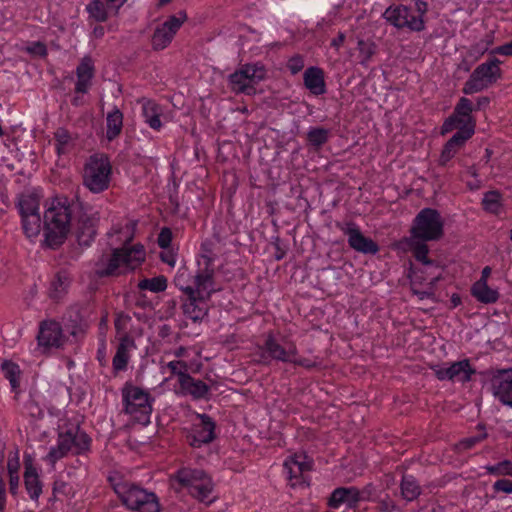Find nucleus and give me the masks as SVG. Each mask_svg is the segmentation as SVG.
Masks as SVG:
<instances>
[{
  "label": "nucleus",
  "mask_w": 512,
  "mask_h": 512,
  "mask_svg": "<svg viewBox=\"0 0 512 512\" xmlns=\"http://www.w3.org/2000/svg\"><path fill=\"white\" fill-rule=\"evenodd\" d=\"M198 266L195 275L189 277L179 272L175 278L176 287L184 294L183 312L190 320H203L208 312V300L220 290L214 278L213 260L202 256Z\"/></svg>",
  "instance_id": "f257e3e1"
},
{
  "label": "nucleus",
  "mask_w": 512,
  "mask_h": 512,
  "mask_svg": "<svg viewBox=\"0 0 512 512\" xmlns=\"http://www.w3.org/2000/svg\"><path fill=\"white\" fill-rule=\"evenodd\" d=\"M444 227V219L435 208L425 207L416 214L412 220L408 240V246L416 261L424 265L431 263L427 243L439 241L444 236Z\"/></svg>",
  "instance_id": "f03ea898"
},
{
  "label": "nucleus",
  "mask_w": 512,
  "mask_h": 512,
  "mask_svg": "<svg viewBox=\"0 0 512 512\" xmlns=\"http://www.w3.org/2000/svg\"><path fill=\"white\" fill-rule=\"evenodd\" d=\"M79 204L66 196H57L48 204L43 216L45 244L56 249L66 240Z\"/></svg>",
  "instance_id": "7ed1b4c3"
},
{
  "label": "nucleus",
  "mask_w": 512,
  "mask_h": 512,
  "mask_svg": "<svg viewBox=\"0 0 512 512\" xmlns=\"http://www.w3.org/2000/svg\"><path fill=\"white\" fill-rule=\"evenodd\" d=\"M145 259L146 250L142 244H124L99 257L95 264V274L99 278L126 275L139 268Z\"/></svg>",
  "instance_id": "20e7f679"
},
{
  "label": "nucleus",
  "mask_w": 512,
  "mask_h": 512,
  "mask_svg": "<svg viewBox=\"0 0 512 512\" xmlns=\"http://www.w3.org/2000/svg\"><path fill=\"white\" fill-rule=\"evenodd\" d=\"M108 481L120 499L121 503L134 512H160V503L157 495L140 485L125 480L115 474L108 477Z\"/></svg>",
  "instance_id": "39448f33"
},
{
  "label": "nucleus",
  "mask_w": 512,
  "mask_h": 512,
  "mask_svg": "<svg viewBox=\"0 0 512 512\" xmlns=\"http://www.w3.org/2000/svg\"><path fill=\"white\" fill-rule=\"evenodd\" d=\"M428 3L424 0H411L406 4L388 6L383 18L397 29H408L411 32H422L426 27Z\"/></svg>",
  "instance_id": "423d86ee"
},
{
  "label": "nucleus",
  "mask_w": 512,
  "mask_h": 512,
  "mask_svg": "<svg viewBox=\"0 0 512 512\" xmlns=\"http://www.w3.org/2000/svg\"><path fill=\"white\" fill-rule=\"evenodd\" d=\"M474 104L467 97H460L453 112L443 121L440 127L442 136L456 130L454 135H459L470 140L476 130V118L473 116Z\"/></svg>",
  "instance_id": "0eeeda50"
},
{
  "label": "nucleus",
  "mask_w": 512,
  "mask_h": 512,
  "mask_svg": "<svg viewBox=\"0 0 512 512\" xmlns=\"http://www.w3.org/2000/svg\"><path fill=\"white\" fill-rule=\"evenodd\" d=\"M112 164L104 153H94L88 157L83 168V185L92 193L99 194L110 187Z\"/></svg>",
  "instance_id": "6e6552de"
},
{
  "label": "nucleus",
  "mask_w": 512,
  "mask_h": 512,
  "mask_svg": "<svg viewBox=\"0 0 512 512\" xmlns=\"http://www.w3.org/2000/svg\"><path fill=\"white\" fill-rule=\"evenodd\" d=\"M121 392L124 412L131 415L138 423L148 425L154 401L150 393L129 382L125 383Z\"/></svg>",
  "instance_id": "1a4fd4ad"
},
{
  "label": "nucleus",
  "mask_w": 512,
  "mask_h": 512,
  "mask_svg": "<svg viewBox=\"0 0 512 512\" xmlns=\"http://www.w3.org/2000/svg\"><path fill=\"white\" fill-rule=\"evenodd\" d=\"M501 64L502 61L496 57H490L479 64L464 83L462 92L473 95L494 85L503 76Z\"/></svg>",
  "instance_id": "9d476101"
},
{
  "label": "nucleus",
  "mask_w": 512,
  "mask_h": 512,
  "mask_svg": "<svg viewBox=\"0 0 512 512\" xmlns=\"http://www.w3.org/2000/svg\"><path fill=\"white\" fill-rule=\"evenodd\" d=\"M266 76V69L261 63L245 64L230 74L228 84L236 94L248 96L256 93V85Z\"/></svg>",
  "instance_id": "9b49d317"
},
{
  "label": "nucleus",
  "mask_w": 512,
  "mask_h": 512,
  "mask_svg": "<svg viewBox=\"0 0 512 512\" xmlns=\"http://www.w3.org/2000/svg\"><path fill=\"white\" fill-rule=\"evenodd\" d=\"M188 20L185 10L169 15L163 22L159 23L152 34L151 45L153 50L162 51L173 41L174 37Z\"/></svg>",
  "instance_id": "f8f14e48"
},
{
  "label": "nucleus",
  "mask_w": 512,
  "mask_h": 512,
  "mask_svg": "<svg viewBox=\"0 0 512 512\" xmlns=\"http://www.w3.org/2000/svg\"><path fill=\"white\" fill-rule=\"evenodd\" d=\"M479 374L490 382L494 397L512 408V368H490Z\"/></svg>",
  "instance_id": "ddd939ff"
},
{
  "label": "nucleus",
  "mask_w": 512,
  "mask_h": 512,
  "mask_svg": "<svg viewBox=\"0 0 512 512\" xmlns=\"http://www.w3.org/2000/svg\"><path fill=\"white\" fill-rule=\"evenodd\" d=\"M264 343L263 350L268 355L277 361L288 363L294 361V356L297 354L296 345L288 340V337L280 331H269L263 335Z\"/></svg>",
  "instance_id": "4468645a"
},
{
  "label": "nucleus",
  "mask_w": 512,
  "mask_h": 512,
  "mask_svg": "<svg viewBox=\"0 0 512 512\" xmlns=\"http://www.w3.org/2000/svg\"><path fill=\"white\" fill-rule=\"evenodd\" d=\"M336 227L348 236V244L353 250L371 255L378 253L379 245L371 238L364 236L356 223L337 222Z\"/></svg>",
  "instance_id": "2eb2a0df"
},
{
  "label": "nucleus",
  "mask_w": 512,
  "mask_h": 512,
  "mask_svg": "<svg viewBox=\"0 0 512 512\" xmlns=\"http://www.w3.org/2000/svg\"><path fill=\"white\" fill-rule=\"evenodd\" d=\"M200 422L194 424L186 434V442L194 448H200L204 444L211 443L215 435L216 424L207 414L198 415Z\"/></svg>",
  "instance_id": "dca6fc26"
},
{
  "label": "nucleus",
  "mask_w": 512,
  "mask_h": 512,
  "mask_svg": "<svg viewBox=\"0 0 512 512\" xmlns=\"http://www.w3.org/2000/svg\"><path fill=\"white\" fill-rule=\"evenodd\" d=\"M432 370L440 381H454L457 379L462 383L469 382L471 380V376L476 373V370L471 367L468 359L453 362L449 367L435 365L432 367Z\"/></svg>",
  "instance_id": "f3484780"
},
{
  "label": "nucleus",
  "mask_w": 512,
  "mask_h": 512,
  "mask_svg": "<svg viewBox=\"0 0 512 512\" xmlns=\"http://www.w3.org/2000/svg\"><path fill=\"white\" fill-rule=\"evenodd\" d=\"M37 340L40 347L50 349L62 347L67 337L63 333L60 322H40Z\"/></svg>",
  "instance_id": "a211bd4d"
},
{
  "label": "nucleus",
  "mask_w": 512,
  "mask_h": 512,
  "mask_svg": "<svg viewBox=\"0 0 512 512\" xmlns=\"http://www.w3.org/2000/svg\"><path fill=\"white\" fill-rule=\"evenodd\" d=\"M96 74L94 60L91 56H84L76 67V82L74 92L78 94H87L93 85V79Z\"/></svg>",
  "instance_id": "6ab92c4d"
},
{
  "label": "nucleus",
  "mask_w": 512,
  "mask_h": 512,
  "mask_svg": "<svg viewBox=\"0 0 512 512\" xmlns=\"http://www.w3.org/2000/svg\"><path fill=\"white\" fill-rule=\"evenodd\" d=\"M24 485L31 500L37 502L42 494L43 482L40 479L34 458L30 454L24 455Z\"/></svg>",
  "instance_id": "aec40b11"
},
{
  "label": "nucleus",
  "mask_w": 512,
  "mask_h": 512,
  "mask_svg": "<svg viewBox=\"0 0 512 512\" xmlns=\"http://www.w3.org/2000/svg\"><path fill=\"white\" fill-rule=\"evenodd\" d=\"M141 104V115L144 122L153 130L160 131L163 127L160 117L163 114L162 106L153 99L141 98L138 100Z\"/></svg>",
  "instance_id": "412c9836"
},
{
  "label": "nucleus",
  "mask_w": 512,
  "mask_h": 512,
  "mask_svg": "<svg viewBox=\"0 0 512 512\" xmlns=\"http://www.w3.org/2000/svg\"><path fill=\"white\" fill-rule=\"evenodd\" d=\"M357 498V487H338L331 493L328 499V506L330 508L337 509L340 505L345 504L347 508L355 509L359 504Z\"/></svg>",
  "instance_id": "4be33fe9"
},
{
  "label": "nucleus",
  "mask_w": 512,
  "mask_h": 512,
  "mask_svg": "<svg viewBox=\"0 0 512 512\" xmlns=\"http://www.w3.org/2000/svg\"><path fill=\"white\" fill-rule=\"evenodd\" d=\"M303 82L306 89L314 96L327 92L324 71L319 67H308L303 74Z\"/></svg>",
  "instance_id": "5701e85b"
},
{
  "label": "nucleus",
  "mask_w": 512,
  "mask_h": 512,
  "mask_svg": "<svg viewBox=\"0 0 512 512\" xmlns=\"http://www.w3.org/2000/svg\"><path fill=\"white\" fill-rule=\"evenodd\" d=\"M72 282V276L66 269L57 271L50 280L48 294L54 301L61 300L68 292Z\"/></svg>",
  "instance_id": "b1692460"
},
{
  "label": "nucleus",
  "mask_w": 512,
  "mask_h": 512,
  "mask_svg": "<svg viewBox=\"0 0 512 512\" xmlns=\"http://www.w3.org/2000/svg\"><path fill=\"white\" fill-rule=\"evenodd\" d=\"M97 220L86 214L79 216L76 226L77 241L81 246H90L96 236Z\"/></svg>",
  "instance_id": "393cba45"
},
{
  "label": "nucleus",
  "mask_w": 512,
  "mask_h": 512,
  "mask_svg": "<svg viewBox=\"0 0 512 512\" xmlns=\"http://www.w3.org/2000/svg\"><path fill=\"white\" fill-rule=\"evenodd\" d=\"M180 387L185 394L191 395L194 399H207L210 390L205 382L194 379L190 374H181Z\"/></svg>",
  "instance_id": "a878e982"
},
{
  "label": "nucleus",
  "mask_w": 512,
  "mask_h": 512,
  "mask_svg": "<svg viewBox=\"0 0 512 512\" xmlns=\"http://www.w3.org/2000/svg\"><path fill=\"white\" fill-rule=\"evenodd\" d=\"M469 140L459 135H453L443 146L438 163L442 167L448 166L449 162L466 145Z\"/></svg>",
  "instance_id": "bb28decb"
},
{
  "label": "nucleus",
  "mask_w": 512,
  "mask_h": 512,
  "mask_svg": "<svg viewBox=\"0 0 512 512\" xmlns=\"http://www.w3.org/2000/svg\"><path fill=\"white\" fill-rule=\"evenodd\" d=\"M41 195L37 192L22 193L17 202L20 216L40 214Z\"/></svg>",
  "instance_id": "cd10ccee"
},
{
  "label": "nucleus",
  "mask_w": 512,
  "mask_h": 512,
  "mask_svg": "<svg viewBox=\"0 0 512 512\" xmlns=\"http://www.w3.org/2000/svg\"><path fill=\"white\" fill-rule=\"evenodd\" d=\"M64 433L69 434L72 438L71 448L74 449L75 454L80 455L90 451L92 439L84 430H81L79 426L69 428Z\"/></svg>",
  "instance_id": "c85d7f7f"
},
{
  "label": "nucleus",
  "mask_w": 512,
  "mask_h": 512,
  "mask_svg": "<svg viewBox=\"0 0 512 512\" xmlns=\"http://www.w3.org/2000/svg\"><path fill=\"white\" fill-rule=\"evenodd\" d=\"M176 479L182 486L190 489L193 487V485L203 483L210 478L207 476L204 470L182 468L177 471Z\"/></svg>",
  "instance_id": "c756f323"
},
{
  "label": "nucleus",
  "mask_w": 512,
  "mask_h": 512,
  "mask_svg": "<svg viewBox=\"0 0 512 512\" xmlns=\"http://www.w3.org/2000/svg\"><path fill=\"white\" fill-rule=\"evenodd\" d=\"M54 145L58 157L67 155L74 148V138L72 134L64 127H59L54 132Z\"/></svg>",
  "instance_id": "7c9ffc66"
},
{
  "label": "nucleus",
  "mask_w": 512,
  "mask_h": 512,
  "mask_svg": "<svg viewBox=\"0 0 512 512\" xmlns=\"http://www.w3.org/2000/svg\"><path fill=\"white\" fill-rule=\"evenodd\" d=\"M71 437L69 434L60 432L58 434L57 445L50 448L46 459L51 463L55 464L58 460L64 458L70 451L71 448Z\"/></svg>",
  "instance_id": "2f4dec72"
},
{
  "label": "nucleus",
  "mask_w": 512,
  "mask_h": 512,
  "mask_svg": "<svg viewBox=\"0 0 512 512\" xmlns=\"http://www.w3.org/2000/svg\"><path fill=\"white\" fill-rule=\"evenodd\" d=\"M123 113L119 108L114 107L106 117V137L109 141L116 139L122 132Z\"/></svg>",
  "instance_id": "473e14b6"
},
{
  "label": "nucleus",
  "mask_w": 512,
  "mask_h": 512,
  "mask_svg": "<svg viewBox=\"0 0 512 512\" xmlns=\"http://www.w3.org/2000/svg\"><path fill=\"white\" fill-rule=\"evenodd\" d=\"M329 129L321 126L310 127L306 134L307 145L315 151L321 149L329 140Z\"/></svg>",
  "instance_id": "72a5a7b5"
},
{
  "label": "nucleus",
  "mask_w": 512,
  "mask_h": 512,
  "mask_svg": "<svg viewBox=\"0 0 512 512\" xmlns=\"http://www.w3.org/2000/svg\"><path fill=\"white\" fill-rule=\"evenodd\" d=\"M471 294L479 302L485 304L495 303L499 298V292L489 287L487 283H473Z\"/></svg>",
  "instance_id": "f704fd0d"
},
{
  "label": "nucleus",
  "mask_w": 512,
  "mask_h": 512,
  "mask_svg": "<svg viewBox=\"0 0 512 512\" xmlns=\"http://www.w3.org/2000/svg\"><path fill=\"white\" fill-rule=\"evenodd\" d=\"M89 17L96 22H105L109 17L116 15L102 0H93L86 6Z\"/></svg>",
  "instance_id": "c9c22d12"
},
{
  "label": "nucleus",
  "mask_w": 512,
  "mask_h": 512,
  "mask_svg": "<svg viewBox=\"0 0 512 512\" xmlns=\"http://www.w3.org/2000/svg\"><path fill=\"white\" fill-rule=\"evenodd\" d=\"M137 287L140 291L160 293L167 289V278L164 275L153 278H143L138 282Z\"/></svg>",
  "instance_id": "e433bc0d"
},
{
  "label": "nucleus",
  "mask_w": 512,
  "mask_h": 512,
  "mask_svg": "<svg viewBox=\"0 0 512 512\" xmlns=\"http://www.w3.org/2000/svg\"><path fill=\"white\" fill-rule=\"evenodd\" d=\"M42 218L40 214L21 216V224L24 234L28 238L36 237L41 231Z\"/></svg>",
  "instance_id": "4c0bfd02"
},
{
  "label": "nucleus",
  "mask_w": 512,
  "mask_h": 512,
  "mask_svg": "<svg viewBox=\"0 0 512 512\" xmlns=\"http://www.w3.org/2000/svg\"><path fill=\"white\" fill-rule=\"evenodd\" d=\"M482 207L486 212L498 215L502 208V196L498 190H491L484 194Z\"/></svg>",
  "instance_id": "58836bf2"
},
{
  "label": "nucleus",
  "mask_w": 512,
  "mask_h": 512,
  "mask_svg": "<svg viewBox=\"0 0 512 512\" xmlns=\"http://www.w3.org/2000/svg\"><path fill=\"white\" fill-rule=\"evenodd\" d=\"M401 492L406 500L413 501L421 494V488L412 475H405L401 481Z\"/></svg>",
  "instance_id": "ea45409f"
},
{
  "label": "nucleus",
  "mask_w": 512,
  "mask_h": 512,
  "mask_svg": "<svg viewBox=\"0 0 512 512\" xmlns=\"http://www.w3.org/2000/svg\"><path fill=\"white\" fill-rule=\"evenodd\" d=\"M188 490L193 497L203 503L210 504L213 501L210 498L213 490V485L210 479L204 481L203 483L193 485V487Z\"/></svg>",
  "instance_id": "a19ab883"
},
{
  "label": "nucleus",
  "mask_w": 512,
  "mask_h": 512,
  "mask_svg": "<svg viewBox=\"0 0 512 512\" xmlns=\"http://www.w3.org/2000/svg\"><path fill=\"white\" fill-rule=\"evenodd\" d=\"M1 369L5 378L9 380L12 389L16 390L20 385L19 378L21 371L19 366L10 360H4L1 364Z\"/></svg>",
  "instance_id": "79ce46f5"
},
{
  "label": "nucleus",
  "mask_w": 512,
  "mask_h": 512,
  "mask_svg": "<svg viewBox=\"0 0 512 512\" xmlns=\"http://www.w3.org/2000/svg\"><path fill=\"white\" fill-rule=\"evenodd\" d=\"M358 51H359V64L365 68H368L369 63L376 53V46L374 43H368L364 40L358 41Z\"/></svg>",
  "instance_id": "37998d69"
},
{
  "label": "nucleus",
  "mask_w": 512,
  "mask_h": 512,
  "mask_svg": "<svg viewBox=\"0 0 512 512\" xmlns=\"http://www.w3.org/2000/svg\"><path fill=\"white\" fill-rule=\"evenodd\" d=\"M23 51L34 58H45L48 55L47 46L42 41L28 42Z\"/></svg>",
  "instance_id": "c03bdc74"
},
{
  "label": "nucleus",
  "mask_w": 512,
  "mask_h": 512,
  "mask_svg": "<svg viewBox=\"0 0 512 512\" xmlns=\"http://www.w3.org/2000/svg\"><path fill=\"white\" fill-rule=\"evenodd\" d=\"M128 361H129V355H128V352H125V347L123 345L118 346L116 354L114 355L113 361H112L114 370L115 371L125 370L127 367Z\"/></svg>",
  "instance_id": "a18cd8bd"
},
{
  "label": "nucleus",
  "mask_w": 512,
  "mask_h": 512,
  "mask_svg": "<svg viewBox=\"0 0 512 512\" xmlns=\"http://www.w3.org/2000/svg\"><path fill=\"white\" fill-rule=\"evenodd\" d=\"M486 469L492 475L512 476V462L509 460H504L493 466H487Z\"/></svg>",
  "instance_id": "49530a36"
},
{
  "label": "nucleus",
  "mask_w": 512,
  "mask_h": 512,
  "mask_svg": "<svg viewBox=\"0 0 512 512\" xmlns=\"http://www.w3.org/2000/svg\"><path fill=\"white\" fill-rule=\"evenodd\" d=\"M305 66L304 56L301 54L292 55L286 63V67L292 75L298 74Z\"/></svg>",
  "instance_id": "de8ad7c7"
},
{
  "label": "nucleus",
  "mask_w": 512,
  "mask_h": 512,
  "mask_svg": "<svg viewBox=\"0 0 512 512\" xmlns=\"http://www.w3.org/2000/svg\"><path fill=\"white\" fill-rule=\"evenodd\" d=\"M24 409L30 417L35 419L42 418L44 415L42 407L33 398H30L25 402Z\"/></svg>",
  "instance_id": "09e8293b"
},
{
  "label": "nucleus",
  "mask_w": 512,
  "mask_h": 512,
  "mask_svg": "<svg viewBox=\"0 0 512 512\" xmlns=\"http://www.w3.org/2000/svg\"><path fill=\"white\" fill-rule=\"evenodd\" d=\"M173 233L169 227H163L157 237V244L161 249L172 247Z\"/></svg>",
  "instance_id": "8fccbe9b"
},
{
  "label": "nucleus",
  "mask_w": 512,
  "mask_h": 512,
  "mask_svg": "<svg viewBox=\"0 0 512 512\" xmlns=\"http://www.w3.org/2000/svg\"><path fill=\"white\" fill-rule=\"evenodd\" d=\"M172 375L178 376V382L181 384V374H189L188 364L185 361H171L167 364Z\"/></svg>",
  "instance_id": "3c124183"
},
{
  "label": "nucleus",
  "mask_w": 512,
  "mask_h": 512,
  "mask_svg": "<svg viewBox=\"0 0 512 512\" xmlns=\"http://www.w3.org/2000/svg\"><path fill=\"white\" fill-rule=\"evenodd\" d=\"M487 436H488V434L486 432H484V433H482L480 435H477V436H472V437L464 438V439H462L458 443V447H459V449L469 450L472 447H474L477 443H479V442L483 441L484 439H486Z\"/></svg>",
  "instance_id": "603ef678"
},
{
  "label": "nucleus",
  "mask_w": 512,
  "mask_h": 512,
  "mask_svg": "<svg viewBox=\"0 0 512 512\" xmlns=\"http://www.w3.org/2000/svg\"><path fill=\"white\" fill-rule=\"evenodd\" d=\"M160 259L163 263L169 265L170 267H174L177 260V255L172 247L163 249L160 253Z\"/></svg>",
  "instance_id": "864d4df0"
},
{
  "label": "nucleus",
  "mask_w": 512,
  "mask_h": 512,
  "mask_svg": "<svg viewBox=\"0 0 512 512\" xmlns=\"http://www.w3.org/2000/svg\"><path fill=\"white\" fill-rule=\"evenodd\" d=\"M490 54L511 57L512 56V39L507 43H504L500 46L493 48L490 51Z\"/></svg>",
  "instance_id": "5fc2aeb1"
},
{
  "label": "nucleus",
  "mask_w": 512,
  "mask_h": 512,
  "mask_svg": "<svg viewBox=\"0 0 512 512\" xmlns=\"http://www.w3.org/2000/svg\"><path fill=\"white\" fill-rule=\"evenodd\" d=\"M87 314L86 310H82L81 306L79 304H76L71 307L69 311V318L67 320H86Z\"/></svg>",
  "instance_id": "6e6d98bb"
},
{
  "label": "nucleus",
  "mask_w": 512,
  "mask_h": 512,
  "mask_svg": "<svg viewBox=\"0 0 512 512\" xmlns=\"http://www.w3.org/2000/svg\"><path fill=\"white\" fill-rule=\"evenodd\" d=\"M71 488L68 483L63 480H55L53 483V495L56 497L58 494L67 495Z\"/></svg>",
  "instance_id": "4d7b16f0"
},
{
  "label": "nucleus",
  "mask_w": 512,
  "mask_h": 512,
  "mask_svg": "<svg viewBox=\"0 0 512 512\" xmlns=\"http://www.w3.org/2000/svg\"><path fill=\"white\" fill-rule=\"evenodd\" d=\"M493 488L495 491H501L507 494L512 493V481L504 478L499 479L494 483Z\"/></svg>",
  "instance_id": "13d9d810"
},
{
  "label": "nucleus",
  "mask_w": 512,
  "mask_h": 512,
  "mask_svg": "<svg viewBox=\"0 0 512 512\" xmlns=\"http://www.w3.org/2000/svg\"><path fill=\"white\" fill-rule=\"evenodd\" d=\"M375 489L372 484H367L364 488L358 489V503L361 501H368L371 499Z\"/></svg>",
  "instance_id": "bf43d9fd"
},
{
  "label": "nucleus",
  "mask_w": 512,
  "mask_h": 512,
  "mask_svg": "<svg viewBox=\"0 0 512 512\" xmlns=\"http://www.w3.org/2000/svg\"><path fill=\"white\" fill-rule=\"evenodd\" d=\"M460 178L470 191H477L482 187L483 183L479 176L468 179H466L465 176H460Z\"/></svg>",
  "instance_id": "052dcab7"
},
{
  "label": "nucleus",
  "mask_w": 512,
  "mask_h": 512,
  "mask_svg": "<svg viewBox=\"0 0 512 512\" xmlns=\"http://www.w3.org/2000/svg\"><path fill=\"white\" fill-rule=\"evenodd\" d=\"M20 470V460L8 459L7 462V471L8 475H19Z\"/></svg>",
  "instance_id": "680f3d73"
},
{
  "label": "nucleus",
  "mask_w": 512,
  "mask_h": 512,
  "mask_svg": "<svg viewBox=\"0 0 512 512\" xmlns=\"http://www.w3.org/2000/svg\"><path fill=\"white\" fill-rule=\"evenodd\" d=\"M110 8V12L118 13L119 9L127 0H102Z\"/></svg>",
  "instance_id": "e2e57ef3"
},
{
  "label": "nucleus",
  "mask_w": 512,
  "mask_h": 512,
  "mask_svg": "<svg viewBox=\"0 0 512 512\" xmlns=\"http://www.w3.org/2000/svg\"><path fill=\"white\" fill-rule=\"evenodd\" d=\"M19 481V475H9V492L14 496L18 493Z\"/></svg>",
  "instance_id": "0e129e2a"
},
{
  "label": "nucleus",
  "mask_w": 512,
  "mask_h": 512,
  "mask_svg": "<svg viewBox=\"0 0 512 512\" xmlns=\"http://www.w3.org/2000/svg\"><path fill=\"white\" fill-rule=\"evenodd\" d=\"M490 104V98L487 96L478 97L476 104L474 105V111H480L486 109Z\"/></svg>",
  "instance_id": "69168bd1"
},
{
  "label": "nucleus",
  "mask_w": 512,
  "mask_h": 512,
  "mask_svg": "<svg viewBox=\"0 0 512 512\" xmlns=\"http://www.w3.org/2000/svg\"><path fill=\"white\" fill-rule=\"evenodd\" d=\"M492 273V268L490 266H485L481 271L480 278L475 283H487L488 279Z\"/></svg>",
  "instance_id": "338daca9"
},
{
  "label": "nucleus",
  "mask_w": 512,
  "mask_h": 512,
  "mask_svg": "<svg viewBox=\"0 0 512 512\" xmlns=\"http://www.w3.org/2000/svg\"><path fill=\"white\" fill-rule=\"evenodd\" d=\"M301 457L302 456L295 455L294 457H292V462L299 467L300 472L309 470L310 469L309 465L306 462L301 461L300 460Z\"/></svg>",
  "instance_id": "774afa93"
}]
</instances>
